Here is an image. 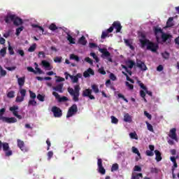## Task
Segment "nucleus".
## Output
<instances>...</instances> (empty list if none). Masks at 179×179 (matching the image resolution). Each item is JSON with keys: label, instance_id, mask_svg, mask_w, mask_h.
Masks as SVG:
<instances>
[{"label": "nucleus", "instance_id": "a19ab883", "mask_svg": "<svg viewBox=\"0 0 179 179\" xmlns=\"http://www.w3.org/2000/svg\"><path fill=\"white\" fill-rule=\"evenodd\" d=\"M70 59H74V61H76V62H79V57L73 54L70 55Z\"/></svg>", "mask_w": 179, "mask_h": 179}, {"label": "nucleus", "instance_id": "bb28decb", "mask_svg": "<svg viewBox=\"0 0 179 179\" xmlns=\"http://www.w3.org/2000/svg\"><path fill=\"white\" fill-rule=\"evenodd\" d=\"M138 68H140L141 71H146L148 69V67L146 66V64L145 63L141 62L140 63H137Z\"/></svg>", "mask_w": 179, "mask_h": 179}, {"label": "nucleus", "instance_id": "a878e982", "mask_svg": "<svg viewBox=\"0 0 179 179\" xmlns=\"http://www.w3.org/2000/svg\"><path fill=\"white\" fill-rule=\"evenodd\" d=\"M92 90L90 89H85L83 91V97H88L90 94H92Z\"/></svg>", "mask_w": 179, "mask_h": 179}, {"label": "nucleus", "instance_id": "4d7b16f0", "mask_svg": "<svg viewBox=\"0 0 179 179\" xmlns=\"http://www.w3.org/2000/svg\"><path fill=\"white\" fill-rule=\"evenodd\" d=\"M32 27H35V28H38V30H40L41 31H42V33H44V28H43V27H40L38 24H33Z\"/></svg>", "mask_w": 179, "mask_h": 179}, {"label": "nucleus", "instance_id": "dca6fc26", "mask_svg": "<svg viewBox=\"0 0 179 179\" xmlns=\"http://www.w3.org/2000/svg\"><path fill=\"white\" fill-rule=\"evenodd\" d=\"M69 78L71 79L73 83H78L79 78H82V74L78 73L76 76H69Z\"/></svg>", "mask_w": 179, "mask_h": 179}, {"label": "nucleus", "instance_id": "c85d7f7f", "mask_svg": "<svg viewBox=\"0 0 179 179\" xmlns=\"http://www.w3.org/2000/svg\"><path fill=\"white\" fill-rule=\"evenodd\" d=\"M173 20L174 18H173V17H171L168 19L166 22V27H173V26H174V24L173 23Z\"/></svg>", "mask_w": 179, "mask_h": 179}, {"label": "nucleus", "instance_id": "a18cd8bd", "mask_svg": "<svg viewBox=\"0 0 179 179\" xmlns=\"http://www.w3.org/2000/svg\"><path fill=\"white\" fill-rule=\"evenodd\" d=\"M90 55H91L92 57H93L95 59L96 62H99V61H100V59H99V57H97L96 53L91 52Z\"/></svg>", "mask_w": 179, "mask_h": 179}, {"label": "nucleus", "instance_id": "ddd939ff", "mask_svg": "<svg viewBox=\"0 0 179 179\" xmlns=\"http://www.w3.org/2000/svg\"><path fill=\"white\" fill-rule=\"evenodd\" d=\"M55 92H58V93H64V83H61L55 87H52Z\"/></svg>", "mask_w": 179, "mask_h": 179}, {"label": "nucleus", "instance_id": "72a5a7b5", "mask_svg": "<svg viewBox=\"0 0 179 179\" xmlns=\"http://www.w3.org/2000/svg\"><path fill=\"white\" fill-rule=\"evenodd\" d=\"M36 48H37V44L34 43L32 45H31L29 48L28 49L29 52H34V51H36Z\"/></svg>", "mask_w": 179, "mask_h": 179}, {"label": "nucleus", "instance_id": "052dcab7", "mask_svg": "<svg viewBox=\"0 0 179 179\" xmlns=\"http://www.w3.org/2000/svg\"><path fill=\"white\" fill-rule=\"evenodd\" d=\"M85 62H87L90 65H93V60L92 59H90V57H85Z\"/></svg>", "mask_w": 179, "mask_h": 179}, {"label": "nucleus", "instance_id": "cd10ccee", "mask_svg": "<svg viewBox=\"0 0 179 179\" xmlns=\"http://www.w3.org/2000/svg\"><path fill=\"white\" fill-rule=\"evenodd\" d=\"M124 122H132V117H131V115H129V113L124 114Z\"/></svg>", "mask_w": 179, "mask_h": 179}, {"label": "nucleus", "instance_id": "a211bd4d", "mask_svg": "<svg viewBox=\"0 0 179 179\" xmlns=\"http://www.w3.org/2000/svg\"><path fill=\"white\" fill-rule=\"evenodd\" d=\"M90 75L94 76V71L91 68H89L87 71L83 73L84 78H90Z\"/></svg>", "mask_w": 179, "mask_h": 179}, {"label": "nucleus", "instance_id": "864d4df0", "mask_svg": "<svg viewBox=\"0 0 179 179\" xmlns=\"http://www.w3.org/2000/svg\"><path fill=\"white\" fill-rule=\"evenodd\" d=\"M57 79H56L55 82L56 83H59V82H65V78L60 77V76H56Z\"/></svg>", "mask_w": 179, "mask_h": 179}, {"label": "nucleus", "instance_id": "ea45409f", "mask_svg": "<svg viewBox=\"0 0 179 179\" xmlns=\"http://www.w3.org/2000/svg\"><path fill=\"white\" fill-rule=\"evenodd\" d=\"M129 136L131 139H136V141H138V134H136V132L130 133Z\"/></svg>", "mask_w": 179, "mask_h": 179}, {"label": "nucleus", "instance_id": "393cba45", "mask_svg": "<svg viewBox=\"0 0 179 179\" xmlns=\"http://www.w3.org/2000/svg\"><path fill=\"white\" fill-rule=\"evenodd\" d=\"M155 160L157 162H162V153L160 152V151L155 150Z\"/></svg>", "mask_w": 179, "mask_h": 179}, {"label": "nucleus", "instance_id": "680f3d73", "mask_svg": "<svg viewBox=\"0 0 179 179\" xmlns=\"http://www.w3.org/2000/svg\"><path fill=\"white\" fill-rule=\"evenodd\" d=\"M55 62H58L59 64H61L62 62V57H56L54 59Z\"/></svg>", "mask_w": 179, "mask_h": 179}, {"label": "nucleus", "instance_id": "f704fd0d", "mask_svg": "<svg viewBox=\"0 0 179 179\" xmlns=\"http://www.w3.org/2000/svg\"><path fill=\"white\" fill-rule=\"evenodd\" d=\"M24 29V27L22 26L20 27H18L16 29V36H20V33H22V31H23V30Z\"/></svg>", "mask_w": 179, "mask_h": 179}, {"label": "nucleus", "instance_id": "58836bf2", "mask_svg": "<svg viewBox=\"0 0 179 179\" xmlns=\"http://www.w3.org/2000/svg\"><path fill=\"white\" fill-rule=\"evenodd\" d=\"M49 29L50 30H52V31H55V30H58V27H57L55 24L52 23L49 26Z\"/></svg>", "mask_w": 179, "mask_h": 179}, {"label": "nucleus", "instance_id": "e2e57ef3", "mask_svg": "<svg viewBox=\"0 0 179 179\" xmlns=\"http://www.w3.org/2000/svg\"><path fill=\"white\" fill-rule=\"evenodd\" d=\"M0 73L1 76H6V71L3 70V69L1 66H0Z\"/></svg>", "mask_w": 179, "mask_h": 179}, {"label": "nucleus", "instance_id": "c03bdc74", "mask_svg": "<svg viewBox=\"0 0 179 179\" xmlns=\"http://www.w3.org/2000/svg\"><path fill=\"white\" fill-rule=\"evenodd\" d=\"M154 31H155V34H159V33H162V34H163V29H162V28H157V27H155V29H154Z\"/></svg>", "mask_w": 179, "mask_h": 179}, {"label": "nucleus", "instance_id": "f8f14e48", "mask_svg": "<svg viewBox=\"0 0 179 179\" xmlns=\"http://www.w3.org/2000/svg\"><path fill=\"white\" fill-rule=\"evenodd\" d=\"M53 96H55V99L58 100L59 103H64L65 101H68L69 99L66 96H62L61 97L59 96V94H58L57 92H52Z\"/></svg>", "mask_w": 179, "mask_h": 179}, {"label": "nucleus", "instance_id": "c756f323", "mask_svg": "<svg viewBox=\"0 0 179 179\" xmlns=\"http://www.w3.org/2000/svg\"><path fill=\"white\" fill-rule=\"evenodd\" d=\"M78 43L82 45H86V43H87V41H86V38L85 37V36H83L79 38Z\"/></svg>", "mask_w": 179, "mask_h": 179}, {"label": "nucleus", "instance_id": "20e7f679", "mask_svg": "<svg viewBox=\"0 0 179 179\" xmlns=\"http://www.w3.org/2000/svg\"><path fill=\"white\" fill-rule=\"evenodd\" d=\"M2 148L6 157H9L13 155L12 150H10V148L9 147V143H2V141H0V150Z\"/></svg>", "mask_w": 179, "mask_h": 179}, {"label": "nucleus", "instance_id": "3c124183", "mask_svg": "<svg viewBox=\"0 0 179 179\" xmlns=\"http://www.w3.org/2000/svg\"><path fill=\"white\" fill-rule=\"evenodd\" d=\"M162 57L164 59H169V58H170V53H169V52H164L162 53Z\"/></svg>", "mask_w": 179, "mask_h": 179}, {"label": "nucleus", "instance_id": "4c0bfd02", "mask_svg": "<svg viewBox=\"0 0 179 179\" xmlns=\"http://www.w3.org/2000/svg\"><path fill=\"white\" fill-rule=\"evenodd\" d=\"M119 169L120 166L118 165V164H113L111 167V171H117V170H118Z\"/></svg>", "mask_w": 179, "mask_h": 179}, {"label": "nucleus", "instance_id": "1a4fd4ad", "mask_svg": "<svg viewBox=\"0 0 179 179\" xmlns=\"http://www.w3.org/2000/svg\"><path fill=\"white\" fill-rule=\"evenodd\" d=\"M173 36L169 34L162 33L161 38L162 43H166V44H170L171 43V38Z\"/></svg>", "mask_w": 179, "mask_h": 179}, {"label": "nucleus", "instance_id": "774afa93", "mask_svg": "<svg viewBox=\"0 0 179 179\" xmlns=\"http://www.w3.org/2000/svg\"><path fill=\"white\" fill-rule=\"evenodd\" d=\"M27 71H29V72H33V73H35V74L37 73V71H36L35 69H33V67H31V66H28L27 68Z\"/></svg>", "mask_w": 179, "mask_h": 179}, {"label": "nucleus", "instance_id": "69168bd1", "mask_svg": "<svg viewBox=\"0 0 179 179\" xmlns=\"http://www.w3.org/2000/svg\"><path fill=\"white\" fill-rule=\"evenodd\" d=\"M150 173L157 174V173H159V169H157V168H151L150 169Z\"/></svg>", "mask_w": 179, "mask_h": 179}, {"label": "nucleus", "instance_id": "09e8293b", "mask_svg": "<svg viewBox=\"0 0 179 179\" xmlns=\"http://www.w3.org/2000/svg\"><path fill=\"white\" fill-rule=\"evenodd\" d=\"M29 96H30V99L34 100H36V97H37V96L36 95V93L33 92L31 90H29Z\"/></svg>", "mask_w": 179, "mask_h": 179}, {"label": "nucleus", "instance_id": "aec40b11", "mask_svg": "<svg viewBox=\"0 0 179 179\" xmlns=\"http://www.w3.org/2000/svg\"><path fill=\"white\" fill-rule=\"evenodd\" d=\"M10 111L13 113V115L16 117L19 115L17 110H19V106H13L12 107H10L9 108Z\"/></svg>", "mask_w": 179, "mask_h": 179}, {"label": "nucleus", "instance_id": "8fccbe9b", "mask_svg": "<svg viewBox=\"0 0 179 179\" xmlns=\"http://www.w3.org/2000/svg\"><path fill=\"white\" fill-rule=\"evenodd\" d=\"M8 52L10 55H15V51L13 50V48L10 46V44L8 45Z\"/></svg>", "mask_w": 179, "mask_h": 179}, {"label": "nucleus", "instance_id": "5701e85b", "mask_svg": "<svg viewBox=\"0 0 179 179\" xmlns=\"http://www.w3.org/2000/svg\"><path fill=\"white\" fill-rule=\"evenodd\" d=\"M16 78H17L19 86L20 87H23V86H24V82L26 78L24 77L19 78V76H16Z\"/></svg>", "mask_w": 179, "mask_h": 179}, {"label": "nucleus", "instance_id": "49530a36", "mask_svg": "<svg viewBox=\"0 0 179 179\" xmlns=\"http://www.w3.org/2000/svg\"><path fill=\"white\" fill-rule=\"evenodd\" d=\"M0 55L3 57H5V55H6V48H3L0 50Z\"/></svg>", "mask_w": 179, "mask_h": 179}, {"label": "nucleus", "instance_id": "423d86ee", "mask_svg": "<svg viewBox=\"0 0 179 179\" xmlns=\"http://www.w3.org/2000/svg\"><path fill=\"white\" fill-rule=\"evenodd\" d=\"M99 52L102 54L101 57L105 58H107L108 61L109 62H113V58H111V53L107 50L106 48H99Z\"/></svg>", "mask_w": 179, "mask_h": 179}, {"label": "nucleus", "instance_id": "6ab92c4d", "mask_svg": "<svg viewBox=\"0 0 179 179\" xmlns=\"http://www.w3.org/2000/svg\"><path fill=\"white\" fill-rule=\"evenodd\" d=\"M41 65L44 66V68H45L47 71H51V69H52V66H51V64H50V62H48L46 60H43L41 62Z\"/></svg>", "mask_w": 179, "mask_h": 179}, {"label": "nucleus", "instance_id": "39448f33", "mask_svg": "<svg viewBox=\"0 0 179 179\" xmlns=\"http://www.w3.org/2000/svg\"><path fill=\"white\" fill-rule=\"evenodd\" d=\"M20 94L21 96L17 95L15 99L16 103H22V101H24V97H26V94H27V90L24 89H20Z\"/></svg>", "mask_w": 179, "mask_h": 179}, {"label": "nucleus", "instance_id": "79ce46f5", "mask_svg": "<svg viewBox=\"0 0 179 179\" xmlns=\"http://www.w3.org/2000/svg\"><path fill=\"white\" fill-rule=\"evenodd\" d=\"M28 106H37V101H36L35 99H31L28 102Z\"/></svg>", "mask_w": 179, "mask_h": 179}, {"label": "nucleus", "instance_id": "7ed1b4c3", "mask_svg": "<svg viewBox=\"0 0 179 179\" xmlns=\"http://www.w3.org/2000/svg\"><path fill=\"white\" fill-rule=\"evenodd\" d=\"M6 112V109L5 108L0 110V121L6 122L7 124H15V122H17V119H16V117H8L3 116Z\"/></svg>", "mask_w": 179, "mask_h": 179}, {"label": "nucleus", "instance_id": "5fc2aeb1", "mask_svg": "<svg viewBox=\"0 0 179 179\" xmlns=\"http://www.w3.org/2000/svg\"><path fill=\"white\" fill-rule=\"evenodd\" d=\"M111 122L112 124H118V119L115 116H111Z\"/></svg>", "mask_w": 179, "mask_h": 179}, {"label": "nucleus", "instance_id": "473e14b6", "mask_svg": "<svg viewBox=\"0 0 179 179\" xmlns=\"http://www.w3.org/2000/svg\"><path fill=\"white\" fill-rule=\"evenodd\" d=\"M67 40L69 41L70 44H75V38L69 34H67Z\"/></svg>", "mask_w": 179, "mask_h": 179}, {"label": "nucleus", "instance_id": "13d9d810", "mask_svg": "<svg viewBox=\"0 0 179 179\" xmlns=\"http://www.w3.org/2000/svg\"><path fill=\"white\" fill-rule=\"evenodd\" d=\"M109 78L111 80H113V81L117 80V76H115V75L113 73H110Z\"/></svg>", "mask_w": 179, "mask_h": 179}, {"label": "nucleus", "instance_id": "bf43d9fd", "mask_svg": "<svg viewBox=\"0 0 179 179\" xmlns=\"http://www.w3.org/2000/svg\"><path fill=\"white\" fill-rule=\"evenodd\" d=\"M117 96L119 97V99H122V100H124V101H125L126 103H128V99H127V98H125V96L124 95H122V94H118Z\"/></svg>", "mask_w": 179, "mask_h": 179}, {"label": "nucleus", "instance_id": "338daca9", "mask_svg": "<svg viewBox=\"0 0 179 179\" xmlns=\"http://www.w3.org/2000/svg\"><path fill=\"white\" fill-rule=\"evenodd\" d=\"M98 72H99V73H101V75H106V73L103 67H101L100 69H99Z\"/></svg>", "mask_w": 179, "mask_h": 179}, {"label": "nucleus", "instance_id": "9d476101", "mask_svg": "<svg viewBox=\"0 0 179 179\" xmlns=\"http://www.w3.org/2000/svg\"><path fill=\"white\" fill-rule=\"evenodd\" d=\"M98 171L100 174L104 176L106 174V169L103 166V160L101 159H98L97 160Z\"/></svg>", "mask_w": 179, "mask_h": 179}, {"label": "nucleus", "instance_id": "b1692460", "mask_svg": "<svg viewBox=\"0 0 179 179\" xmlns=\"http://www.w3.org/2000/svg\"><path fill=\"white\" fill-rule=\"evenodd\" d=\"M131 150H132L133 153H135L139 157V158H138V157L136 158V162H138V160H139V159H142V157H141V152H139V150H138V148H136V147H132Z\"/></svg>", "mask_w": 179, "mask_h": 179}, {"label": "nucleus", "instance_id": "9b49d317", "mask_svg": "<svg viewBox=\"0 0 179 179\" xmlns=\"http://www.w3.org/2000/svg\"><path fill=\"white\" fill-rule=\"evenodd\" d=\"M177 129L173 128L170 130L169 136L171 139L176 141V142H178V138H177Z\"/></svg>", "mask_w": 179, "mask_h": 179}, {"label": "nucleus", "instance_id": "7c9ffc66", "mask_svg": "<svg viewBox=\"0 0 179 179\" xmlns=\"http://www.w3.org/2000/svg\"><path fill=\"white\" fill-rule=\"evenodd\" d=\"M140 178H143V175L142 173H132L131 179H139Z\"/></svg>", "mask_w": 179, "mask_h": 179}, {"label": "nucleus", "instance_id": "f3484780", "mask_svg": "<svg viewBox=\"0 0 179 179\" xmlns=\"http://www.w3.org/2000/svg\"><path fill=\"white\" fill-rule=\"evenodd\" d=\"M149 149H150V150H148L145 151L146 156H150V157L154 156L155 153L153 152V151L155 150V145H149Z\"/></svg>", "mask_w": 179, "mask_h": 179}, {"label": "nucleus", "instance_id": "4be33fe9", "mask_svg": "<svg viewBox=\"0 0 179 179\" xmlns=\"http://www.w3.org/2000/svg\"><path fill=\"white\" fill-rule=\"evenodd\" d=\"M17 146L22 152L26 151V147H24V142L23 141L17 140Z\"/></svg>", "mask_w": 179, "mask_h": 179}, {"label": "nucleus", "instance_id": "e433bc0d", "mask_svg": "<svg viewBox=\"0 0 179 179\" xmlns=\"http://www.w3.org/2000/svg\"><path fill=\"white\" fill-rule=\"evenodd\" d=\"M92 89L94 93H95V94H97L99 92V86H97V85H94V84L92 85Z\"/></svg>", "mask_w": 179, "mask_h": 179}, {"label": "nucleus", "instance_id": "4468645a", "mask_svg": "<svg viewBox=\"0 0 179 179\" xmlns=\"http://www.w3.org/2000/svg\"><path fill=\"white\" fill-rule=\"evenodd\" d=\"M15 17H16V15H15L8 14L7 16L5 17L4 20L6 23H8V24L11 23V22L14 23Z\"/></svg>", "mask_w": 179, "mask_h": 179}, {"label": "nucleus", "instance_id": "0e129e2a", "mask_svg": "<svg viewBox=\"0 0 179 179\" xmlns=\"http://www.w3.org/2000/svg\"><path fill=\"white\" fill-rule=\"evenodd\" d=\"M138 85H139V86H140V87L141 88V89H143V90H146L148 88L146 87V86H145V85H143L141 81H138Z\"/></svg>", "mask_w": 179, "mask_h": 179}, {"label": "nucleus", "instance_id": "c9c22d12", "mask_svg": "<svg viewBox=\"0 0 179 179\" xmlns=\"http://www.w3.org/2000/svg\"><path fill=\"white\" fill-rule=\"evenodd\" d=\"M146 125H147V128L148 129V131H150V132H155V130L153 129V126L149 123L148 122H145Z\"/></svg>", "mask_w": 179, "mask_h": 179}, {"label": "nucleus", "instance_id": "37998d69", "mask_svg": "<svg viewBox=\"0 0 179 179\" xmlns=\"http://www.w3.org/2000/svg\"><path fill=\"white\" fill-rule=\"evenodd\" d=\"M7 97H8V99H13V97H15V91L8 92L7 94Z\"/></svg>", "mask_w": 179, "mask_h": 179}, {"label": "nucleus", "instance_id": "6e6552de", "mask_svg": "<svg viewBox=\"0 0 179 179\" xmlns=\"http://www.w3.org/2000/svg\"><path fill=\"white\" fill-rule=\"evenodd\" d=\"M52 113H53L54 117H55V118H59L62 117V110L61 108L57 106H53L52 108Z\"/></svg>", "mask_w": 179, "mask_h": 179}, {"label": "nucleus", "instance_id": "412c9836", "mask_svg": "<svg viewBox=\"0 0 179 179\" xmlns=\"http://www.w3.org/2000/svg\"><path fill=\"white\" fill-rule=\"evenodd\" d=\"M15 26H20L23 24V20H22L20 17L15 16V18L14 19V24Z\"/></svg>", "mask_w": 179, "mask_h": 179}, {"label": "nucleus", "instance_id": "f03ea898", "mask_svg": "<svg viewBox=\"0 0 179 179\" xmlns=\"http://www.w3.org/2000/svg\"><path fill=\"white\" fill-rule=\"evenodd\" d=\"M67 92L69 93L70 96H73V101L75 102L79 101V96L80 94V85H77L74 86L73 88L69 87L67 88Z\"/></svg>", "mask_w": 179, "mask_h": 179}, {"label": "nucleus", "instance_id": "6e6d98bb", "mask_svg": "<svg viewBox=\"0 0 179 179\" xmlns=\"http://www.w3.org/2000/svg\"><path fill=\"white\" fill-rule=\"evenodd\" d=\"M125 85L129 87V90H134V85L130 84L128 81L125 82Z\"/></svg>", "mask_w": 179, "mask_h": 179}, {"label": "nucleus", "instance_id": "603ef678", "mask_svg": "<svg viewBox=\"0 0 179 179\" xmlns=\"http://www.w3.org/2000/svg\"><path fill=\"white\" fill-rule=\"evenodd\" d=\"M37 99L39 100V101H44L45 96L43 95H41V94H38L37 95Z\"/></svg>", "mask_w": 179, "mask_h": 179}, {"label": "nucleus", "instance_id": "0eeeda50", "mask_svg": "<svg viewBox=\"0 0 179 179\" xmlns=\"http://www.w3.org/2000/svg\"><path fill=\"white\" fill-rule=\"evenodd\" d=\"M76 113H78V106L76 104H73L69 108L66 114V118H71V117L75 115Z\"/></svg>", "mask_w": 179, "mask_h": 179}, {"label": "nucleus", "instance_id": "de8ad7c7", "mask_svg": "<svg viewBox=\"0 0 179 179\" xmlns=\"http://www.w3.org/2000/svg\"><path fill=\"white\" fill-rule=\"evenodd\" d=\"M108 37V32L107 31H102V34L101 36V38L104 39Z\"/></svg>", "mask_w": 179, "mask_h": 179}, {"label": "nucleus", "instance_id": "2f4dec72", "mask_svg": "<svg viewBox=\"0 0 179 179\" xmlns=\"http://www.w3.org/2000/svg\"><path fill=\"white\" fill-rule=\"evenodd\" d=\"M126 65L128 66V68L132 69L134 68V66L135 65V62L132 60H129L126 62Z\"/></svg>", "mask_w": 179, "mask_h": 179}, {"label": "nucleus", "instance_id": "2eb2a0df", "mask_svg": "<svg viewBox=\"0 0 179 179\" xmlns=\"http://www.w3.org/2000/svg\"><path fill=\"white\" fill-rule=\"evenodd\" d=\"M112 26H113V29H116V33H120L121 31V29H122V26H121V22L119 21H115Z\"/></svg>", "mask_w": 179, "mask_h": 179}, {"label": "nucleus", "instance_id": "f257e3e1", "mask_svg": "<svg viewBox=\"0 0 179 179\" xmlns=\"http://www.w3.org/2000/svg\"><path fill=\"white\" fill-rule=\"evenodd\" d=\"M142 38H144L140 40L142 48L147 46V50H149L152 52H156V51L159 50V45H157V43L150 42V41L145 38V35H142Z\"/></svg>", "mask_w": 179, "mask_h": 179}]
</instances>
